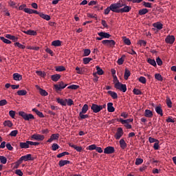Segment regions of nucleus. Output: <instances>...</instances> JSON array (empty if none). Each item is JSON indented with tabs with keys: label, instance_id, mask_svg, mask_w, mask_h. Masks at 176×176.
I'll return each instance as SVG.
<instances>
[{
	"label": "nucleus",
	"instance_id": "nucleus-1",
	"mask_svg": "<svg viewBox=\"0 0 176 176\" xmlns=\"http://www.w3.org/2000/svg\"><path fill=\"white\" fill-rule=\"evenodd\" d=\"M131 10V6L121 4V2H117L114 3V4H111V10H112L113 12H129Z\"/></svg>",
	"mask_w": 176,
	"mask_h": 176
},
{
	"label": "nucleus",
	"instance_id": "nucleus-2",
	"mask_svg": "<svg viewBox=\"0 0 176 176\" xmlns=\"http://www.w3.org/2000/svg\"><path fill=\"white\" fill-rule=\"evenodd\" d=\"M114 87L116 89L122 90V92H126L127 90L126 84H122V82L118 80L116 73L114 74Z\"/></svg>",
	"mask_w": 176,
	"mask_h": 176
},
{
	"label": "nucleus",
	"instance_id": "nucleus-3",
	"mask_svg": "<svg viewBox=\"0 0 176 176\" xmlns=\"http://www.w3.org/2000/svg\"><path fill=\"white\" fill-rule=\"evenodd\" d=\"M118 122H120L122 125H124V126H126V129H132V125L131 124H130L131 122H133V118H126L125 120H124V118H119L118 120Z\"/></svg>",
	"mask_w": 176,
	"mask_h": 176
},
{
	"label": "nucleus",
	"instance_id": "nucleus-4",
	"mask_svg": "<svg viewBox=\"0 0 176 176\" xmlns=\"http://www.w3.org/2000/svg\"><path fill=\"white\" fill-rule=\"evenodd\" d=\"M88 109H89L88 104H84L82 106L81 111H80V113H79L80 118L83 120L85 118H89V115L87 114V112L88 111Z\"/></svg>",
	"mask_w": 176,
	"mask_h": 176
},
{
	"label": "nucleus",
	"instance_id": "nucleus-5",
	"mask_svg": "<svg viewBox=\"0 0 176 176\" xmlns=\"http://www.w3.org/2000/svg\"><path fill=\"white\" fill-rule=\"evenodd\" d=\"M19 115L22 116L24 120H34L35 117L32 113H25V111H19Z\"/></svg>",
	"mask_w": 176,
	"mask_h": 176
},
{
	"label": "nucleus",
	"instance_id": "nucleus-6",
	"mask_svg": "<svg viewBox=\"0 0 176 176\" xmlns=\"http://www.w3.org/2000/svg\"><path fill=\"white\" fill-rule=\"evenodd\" d=\"M39 142H33L32 141H26L25 142H19L20 148H28L30 146H38Z\"/></svg>",
	"mask_w": 176,
	"mask_h": 176
},
{
	"label": "nucleus",
	"instance_id": "nucleus-7",
	"mask_svg": "<svg viewBox=\"0 0 176 176\" xmlns=\"http://www.w3.org/2000/svg\"><path fill=\"white\" fill-rule=\"evenodd\" d=\"M107 104H93L91 106V109L94 111V113H98L99 111H101V109H103L104 108H106Z\"/></svg>",
	"mask_w": 176,
	"mask_h": 176
},
{
	"label": "nucleus",
	"instance_id": "nucleus-8",
	"mask_svg": "<svg viewBox=\"0 0 176 176\" xmlns=\"http://www.w3.org/2000/svg\"><path fill=\"white\" fill-rule=\"evenodd\" d=\"M32 139L34 140V142H38V141H43V140L45 139V135H42V134H32V135H31ZM32 142H34V141H32Z\"/></svg>",
	"mask_w": 176,
	"mask_h": 176
},
{
	"label": "nucleus",
	"instance_id": "nucleus-9",
	"mask_svg": "<svg viewBox=\"0 0 176 176\" xmlns=\"http://www.w3.org/2000/svg\"><path fill=\"white\" fill-rule=\"evenodd\" d=\"M34 160L31 154L24 155L23 157H21L19 160V163H22V162H29V160Z\"/></svg>",
	"mask_w": 176,
	"mask_h": 176
},
{
	"label": "nucleus",
	"instance_id": "nucleus-10",
	"mask_svg": "<svg viewBox=\"0 0 176 176\" xmlns=\"http://www.w3.org/2000/svg\"><path fill=\"white\" fill-rule=\"evenodd\" d=\"M104 153L106 155H112L113 153H115L114 146H107V148H104Z\"/></svg>",
	"mask_w": 176,
	"mask_h": 176
},
{
	"label": "nucleus",
	"instance_id": "nucleus-11",
	"mask_svg": "<svg viewBox=\"0 0 176 176\" xmlns=\"http://www.w3.org/2000/svg\"><path fill=\"white\" fill-rule=\"evenodd\" d=\"M124 135V131L122 127H118L117 129V132L116 133L114 137L116 139H121V137Z\"/></svg>",
	"mask_w": 176,
	"mask_h": 176
},
{
	"label": "nucleus",
	"instance_id": "nucleus-12",
	"mask_svg": "<svg viewBox=\"0 0 176 176\" xmlns=\"http://www.w3.org/2000/svg\"><path fill=\"white\" fill-rule=\"evenodd\" d=\"M67 84H64V82H58V84L54 85V88L56 90H62V89H65V87H67Z\"/></svg>",
	"mask_w": 176,
	"mask_h": 176
},
{
	"label": "nucleus",
	"instance_id": "nucleus-13",
	"mask_svg": "<svg viewBox=\"0 0 176 176\" xmlns=\"http://www.w3.org/2000/svg\"><path fill=\"white\" fill-rule=\"evenodd\" d=\"M102 43L104 44V45H109V47H113L116 45V41H113V39L109 41V38H107V41H102Z\"/></svg>",
	"mask_w": 176,
	"mask_h": 176
},
{
	"label": "nucleus",
	"instance_id": "nucleus-14",
	"mask_svg": "<svg viewBox=\"0 0 176 176\" xmlns=\"http://www.w3.org/2000/svg\"><path fill=\"white\" fill-rule=\"evenodd\" d=\"M175 41V35H167L165 38V42H166V43H174Z\"/></svg>",
	"mask_w": 176,
	"mask_h": 176
},
{
	"label": "nucleus",
	"instance_id": "nucleus-15",
	"mask_svg": "<svg viewBox=\"0 0 176 176\" xmlns=\"http://www.w3.org/2000/svg\"><path fill=\"white\" fill-rule=\"evenodd\" d=\"M98 35H100L101 38H105V40H107V38H110L111 36L110 33H108L107 32H99L98 33Z\"/></svg>",
	"mask_w": 176,
	"mask_h": 176
},
{
	"label": "nucleus",
	"instance_id": "nucleus-16",
	"mask_svg": "<svg viewBox=\"0 0 176 176\" xmlns=\"http://www.w3.org/2000/svg\"><path fill=\"white\" fill-rule=\"evenodd\" d=\"M25 10L28 13V14H38L39 16H41V12H39V11H37L36 9L34 10V9H25Z\"/></svg>",
	"mask_w": 176,
	"mask_h": 176
},
{
	"label": "nucleus",
	"instance_id": "nucleus-17",
	"mask_svg": "<svg viewBox=\"0 0 176 176\" xmlns=\"http://www.w3.org/2000/svg\"><path fill=\"white\" fill-rule=\"evenodd\" d=\"M144 116H146L148 118H152L153 116V113L151 111V109H145Z\"/></svg>",
	"mask_w": 176,
	"mask_h": 176
},
{
	"label": "nucleus",
	"instance_id": "nucleus-18",
	"mask_svg": "<svg viewBox=\"0 0 176 176\" xmlns=\"http://www.w3.org/2000/svg\"><path fill=\"white\" fill-rule=\"evenodd\" d=\"M6 36H8V38H10V42H12V41L14 42V43H16L17 40H19V37H15V35H11L10 33H8Z\"/></svg>",
	"mask_w": 176,
	"mask_h": 176
},
{
	"label": "nucleus",
	"instance_id": "nucleus-19",
	"mask_svg": "<svg viewBox=\"0 0 176 176\" xmlns=\"http://www.w3.org/2000/svg\"><path fill=\"white\" fill-rule=\"evenodd\" d=\"M36 89H38L41 96H48V92L45 89H42L39 85H36Z\"/></svg>",
	"mask_w": 176,
	"mask_h": 176
},
{
	"label": "nucleus",
	"instance_id": "nucleus-20",
	"mask_svg": "<svg viewBox=\"0 0 176 176\" xmlns=\"http://www.w3.org/2000/svg\"><path fill=\"white\" fill-rule=\"evenodd\" d=\"M107 109L109 113H113L115 111V107L113 106V102H108Z\"/></svg>",
	"mask_w": 176,
	"mask_h": 176
},
{
	"label": "nucleus",
	"instance_id": "nucleus-21",
	"mask_svg": "<svg viewBox=\"0 0 176 176\" xmlns=\"http://www.w3.org/2000/svg\"><path fill=\"white\" fill-rule=\"evenodd\" d=\"M153 26H154V28H157V30H162L163 28V24L160 21L153 23Z\"/></svg>",
	"mask_w": 176,
	"mask_h": 176
},
{
	"label": "nucleus",
	"instance_id": "nucleus-22",
	"mask_svg": "<svg viewBox=\"0 0 176 176\" xmlns=\"http://www.w3.org/2000/svg\"><path fill=\"white\" fill-rule=\"evenodd\" d=\"M61 77V75L59 74V73H56L55 75H52L51 78L53 80L54 82H58V80H60Z\"/></svg>",
	"mask_w": 176,
	"mask_h": 176
},
{
	"label": "nucleus",
	"instance_id": "nucleus-23",
	"mask_svg": "<svg viewBox=\"0 0 176 176\" xmlns=\"http://www.w3.org/2000/svg\"><path fill=\"white\" fill-rule=\"evenodd\" d=\"M120 148H122V149H125L126 148H127V144L124 140V139H120Z\"/></svg>",
	"mask_w": 176,
	"mask_h": 176
},
{
	"label": "nucleus",
	"instance_id": "nucleus-24",
	"mask_svg": "<svg viewBox=\"0 0 176 176\" xmlns=\"http://www.w3.org/2000/svg\"><path fill=\"white\" fill-rule=\"evenodd\" d=\"M32 111H34L38 116H40L41 118H43L45 116L43 113L42 111H39V109H37L36 108H32Z\"/></svg>",
	"mask_w": 176,
	"mask_h": 176
},
{
	"label": "nucleus",
	"instance_id": "nucleus-25",
	"mask_svg": "<svg viewBox=\"0 0 176 176\" xmlns=\"http://www.w3.org/2000/svg\"><path fill=\"white\" fill-rule=\"evenodd\" d=\"M69 146H71V148H74V149H76V151H78V152L82 151V146H76V144H72L71 142L69 144Z\"/></svg>",
	"mask_w": 176,
	"mask_h": 176
},
{
	"label": "nucleus",
	"instance_id": "nucleus-26",
	"mask_svg": "<svg viewBox=\"0 0 176 176\" xmlns=\"http://www.w3.org/2000/svg\"><path fill=\"white\" fill-rule=\"evenodd\" d=\"M70 163L69 160H60L59 166H64V165H68Z\"/></svg>",
	"mask_w": 176,
	"mask_h": 176
},
{
	"label": "nucleus",
	"instance_id": "nucleus-27",
	"mask_svg": "<svg viewBox=\"0 0 176 176\" xmlns=\"http://www.w3.org/2000/svg\"><path fill=\"white\" fill-rule=\"evenodd\" d=\"M58 137H59V134H52V135L50 136V139H48L47 142H52L54 140L58 139Z\"/></svg>",
	"mask_w": 176,
	"mask_h": 176
},
{
	"label": "nucleus",
	"instance_id": "nucleus-28",
	"mask_svg": "<svg viewBox=\"0 0 176 176\" xmlns=\"http://www.w3.org/2000/svg\"><path fill=\"white\" fill-rule=\"evenodd\" d=\"M3 125L4 126H9L10 128H11V126H13V123L11 120H5V121L3 122Z\"/></svg>",
	"mask_w": 176,
	"mask_h": 176
},
{
	"label": "nucleus",
	"instance_id": "nucleus-29",
	"mask_svg": "<svg viewBox=\"0 0 176 176\" xmlns=\"http://www.w3.org/2000/svg\"><path fill=\"white\" fill-rule=\"evenodd\" d=\"M155 111L156 113H158V115L163 116V109L162 106H155Z\"/></svg>",
	"mask_w": 176,
	"mask_h": 176
},
{
	"label": "nucleus",
	"instance_id": "nucleus-30",
	"mask_svg": "<svg viewBox=\"0 0 176 176\" xmlns=\"http://www.w3.org/2000/svg\"><path fill=\"white\" fill-rule=\"evenodd\" d=\"M13 78L14 80H17V81H19V80H22L23 77L20 73H13Z\"/></svg>",
	"mask_w": 176,
	"mask_h": 176
},
{
	"label": "nucleus",
	"instance_id": "nucleus-31",
	"mask_svg": "<svg viewBox=\"0 0 176 176\" xmlns=\"http://www.w3.org/2000/svg\"><path fill=\"white\" fill-rule=\"evenodd\" d=\"M57 102H59V104H61L62 106H67V99H61L58 98Z\"/></svg>",
	"mask_w": 176,
	"mask_h": 176
},
{
	"label": "nucleus",
	"instance_id": "nucleus-32",
	"mask_svg": "<svg viewBox=\"0 0 176 176\" xmlns=\"http://www.w3.org/2000/svg\"><path fill=\"white\" fill-rule=\"evenodd\" d=\"M41 18H43V19H46L47 21H50V20L51 19V16H50L49 14H44L43 12H41Z\"/></svg>",
	"mask_w": 176,
	"mask_h": 176
},
{
	"label": "nucleus",
	"instance_id": "nucleus-33",
	"mask_svg": "<svg viewBox=\"0 0 176 176\" xmlns=\"http://www.w3.org/2000/svg\"><path fill=\"white\" fill-rule=\"evenodd\" d=\"M149 10L148 9H146V8H145L144 6V8L143 9H140L139 10V14H140L141 16L144 15V14H146L147 12H148Z\"/></svg>",
	"mask_w": 176,
	"mask_h": 176
},
{
	"label": "nucleus",
	"instance_id": "nucleus-34",
	"mask_svg": "<svg viewBox=\"0 0 176 176\" xmlns=\"http://www.w3.org/2000/svg\"><path fill=\"white\" fill-rule=\"evenodd\" d=\"M130 75H131L130 69H128V68H126L124 72V78H125V80H128Z\"/></svg>",
	"mask_w": 176,
	"mask_h": 176
},
{
	"label": "nucleus",
	"instance_id": "nucleus-35",
	"mask_svg": "<svg viewBox=\"0 0 176 176\" xmlns=\"http://www.w3.org/2000/svg\"><path fill=\"white\" fill-rule=\"evenodd\" d=\"M109 94L112 97L113 99H118V94L117 92L114 91H109Z\"/></svg>",
	"mask_w": 176,
	"mask_h": 176
},
{
	"label": "nucleus",
	"instance_id": "nucleus-36",
	"mask_svg": "<svg viewBox=\"0 0 176 176\" xmlns=\"http://www.w3.org/2000/svg\"><path fill=\"white\" fill-rule=\"evenodd\" d=\"M82 61L84 63V65H88L90 61H92V58H88V56L85 58H83Z\"/></svg>",
	"mask_w": 176,
	"mask_h": 176
},
{
	"label": "nucleus",
	"instance_id": "nucleus-37",
	"mask_svg": "<svg viewBox=\"0 0 176 176\" xmlns=\"http://www.w3.org/2000/svg\"><path fill=\"white\" fill-rule=\"evenodd\" d=\"M155 78H156V80H159V81L162 82L163 81V77L160 74V73H155Z\"/></svg>",
	"mask_w": 176,
	"mask_h": 176
},
{
	"label": "nucleus",
	"instance_id": "nucleus-38",
	"mask_svg": "<svg viewBox=\"0 0 176 176\" xmlns=\"http://www.w3.org/2000/svg\"><path fill=\"white\" fill-rule=\"evenodd\" d=\"M6 36V38H5V37H0L1 40H2V41L4 42L5 43H12V42L10 41V38L7 37V35Z\"/></svg>",
	"mask_w": 176,
	"mask_h": 176
},
{
	"label": "nucleus",
	"instance_id": "nucleus-39",
	"mask_svg": "<svg viewBox=\"0 0 176 176\" xmlns=\"http://www.w3.org/2000/svg\"><path fill=\"white\" fill-rule=\"evenodd\" d=\"M96 70H97L98 75H103L104 69L100 68V66H98V65L96 66Z\"/></svg>",
	"mask_w": 176,
	"mask_h": 176
},
{
	"label": "nucleus",
	"instance_id": "nucleus-40",
	"mask_svg": "<svg viewBox=\"0 0 176 176\" xmlns=\"http://www.w3.org/2000/svg\"><path fill=\"white\" fill-rule=\"evenodd\" d=\"M147 62L149 63V65H152L153 66H157V63L155 61V59H151V58H149L147 60Z\"/></svg>",
	"mask_w": 176,
	"mask_h": 176
},
{
	"label": "nucleus",
	"instance_id": "nucleus-41",
	"mask_svg": "<svg viewBox=\"0 0 176 176\" xmlns=\"http://www.w3.org/2000/svg\"><path fill=\"white\" fill-rule=\"evenodd\" d=\"M52 45H54L55 47H59L61 45V41H53L52 42Z\"/></svg>",
	"mask_w": 176,
	"mask_h": 176
},
{
	"label": "nucleus",
	"instance_id": "nucleus-42",
	"mask_svg": "<svg viewBox=\"0 0 176 176\" xmlns=\"http://www.w3.org/2000/svg\"><path fill=\"white\" fill-rule=\"evenodd\" d=\"M0 162L1 163H3V165H5L6 163H7L8 162V158H6V157H3V155H0Z\"/></svg>",
	"mask_w": 176,
	"mask_h": 176
},
{
	"label": "nucleus",
	"instance_id": "nucleus-43",
	"mask_svg": "<svg viewBox=\"0 0 176 176\" xmlns=\"http://www.w3.org/2000/svg\"><path fill=\"white\" fill-rule=\"evenodd\" d=\"M65 155H69L68 151H63V153H58L57 155V158H62V156H65Z\"/></svg>",
	"mask_w": 176,
	"mask_h": 176
},
{
	"label": "nucleus",
	"instance_id": "nucleus-44",
	"mask_svg": "<svg viewBox=\"0 0 176 176\" xmlns=\"http://www.w3.org/2000/svg\"><path fill=\"white\" fill-rule=\"evenodd\" d=\"M14 45L19 47V49H25V45L21 44V43L18 42V41L16 42V44H14Z\"/></svg>",
	"mask_w": 176,
	"mask_h": 176
},
{
	"label": "nucleus",
	"instance_id": "nucleus-45",
	"mask_svg": "<svg viewBox=\"0 0 176 176\" xmlns=\"http://www.w3.org/2000/svg\"><path fill=\"white\" fill-rule=\"evenodd\" d=\"M154 142H155L154 146H153L154 149H159L160 141L158 140V139H155V141Z\"/></svg>",
	"mask_w": 176,
	"mask_h": 176
},
{
	"label": "nucleus",
	"instance_id": "nucleus-46",
	"mask_svg": "<svg viewBox=\"0 0 176 176\" xmlns=\"http://www.w3.org/2000/svg\"><path fill=\"white\" fill-rule=\"evenodd\" d=\"M124 43H126V45H131V41L130 38H127V37H122Z\"/></svg>",
	"mask_w": 176,
	"mask_h": 176
},
{
	"label": "nucleus",
	"instance_id": "nucleus-47",
	"mask_svg": "<svg viewBox=\"0 0 176 176\" xmlns=\"http://www.w3.org/2000/svg\"><path fill=\"white\" fill-rule=\"evenodd\" d=\"M166 104H167L168 108H172L173 102H172L171 99L170 98H167Z\"/></svg>",
	"mask_w": 176,
	"mask_h": 176
},
{
	"label": "nucleus",
	"instance_id": "nucleus-48",
	"mask_svg": "<svg viewBox=\"0 0 176 176\" xmlns=\"http://www.w3.org/2000/svg\"><path fill=\"white\" fill-rule=\"evenodd\" d=\"M133 94H135L136 96H140L142 94V91H140V89H133Z\"/></svg>",
	"mask_w": 176,
	"mask_h": 176
},
{
	"label": "nucleus",
	"instance_id": "nucleus-49",
	"mask_svg": "<svg viewBox=\"0 0 176 176\" xmlns=\"http://www.w3.org/2000/svg\"><path fill=\"white\" fill-rule=\"evenodd\" d=\"M111 4L108 6L106 9H104V14H109V12H111Z\"/></svg>",
	"mask_w": 176,
	"mask_h": 176
},
{
	"label": "nucleus",
	"instance_id": "nucleus-50",
	"mask_svg": "<svg viewBox=\"0 0 176 176\" xmlns=\"http://www.w3.org/2000/svg\"><path fill=\"white\" fill-rule=\"evenodd\" d=\"M143 158H136L135 160V165H141L143 163Z\"/></svg>",
	"mask_w": 176,
	"mask_h": 176
},
{
	"label": "nucleus",
	"instance_id": "nucleus-51",
	"mask_svg": "<svg viewBox=\"0 0 176 176\" xmlns=\"http://www.w3.org/2000/svg\"><path fill=\"white\" fill-rule=\"evenodd\" d=\"M91 54V49H84V54L85 57L89 56Z\"/></svg>",
	"mask_w": 176,
	"mask_h": 176
},
{
	"label": "nucleus",
	"instance_id": "nucleus-52",
	"mask_svg": "<svg viewBox=\"0 0 176 176\" xmlns=\"http://www.w3.org/2000/svg\"><path fill=\"white\" fill-rule=\"evenodd\" d=\"M27 34V35H36V32L34 30H27L26 32H24Z\"/></svg>",
	"mask_w": 176,
	"mask_h": 176
},
{
	"label": "nucleus",
	"instance_id": "nucleus-53",
	"mask_svg": "<svg viewBox=\"0 0 176 176\" xmlns=\"http://www.w3.org/2000/svg\"><path fill=\"white\" fill-rule=\"evenodd\" d=\"M18 96H25L27 94V91L25 89H21V91H17Z\"/></svg>",
	"mask_w": 176,
	"mask_h": 176
},
{
	"label": "nucleus",
	"instance_id": "nucleus-54",
	"mask_svg": "<svg viewBox=\"0 0 176 176\" xmlns=\"http://www.w3.org/2000/svg\"><path fill=\"white\" fill-rule=\"evenodd\" d=\"M2 141H0L1 144H0V149H4L6 148V141H3V138H1Z\"/></svg>",
	"mask_w": 176,
	"mask_h": 176
},
{
	"label": "nucleus",
	"instance_id": "nucleus-55",
	"mask_svg": "<svg viewBox=\"0 0 176 176\" xmlns=\"http://www.w3.org/2000/svg\"><path fill=\"white\" fill-rule=\"evenodd\" d=\"M66 104H67L68 106H72V104H74L73 99H66Z\"/></svg>",
	"mask_w": 176,
	"mask_h": 176
},
{
	"label": "nucleus",
	"instance_id": "nucleus-56",
	"mask_svg": "<svg viewBox=\"0 0 176 176\" xmlns=\"http://www.w3.org/2000/svg\"><path fill=\"white\" fill-rule=\"evenodd\" d=\"M56 72H64L65 70V66H56Z\"/></svg>",
	"mask_w": 176,
	"mask_h": 176
},
{
	"label": "nucleus",
	"instance_id": "nucleus-57",
	"mask_svg": "<svg viewBox=\"0 0 176 176\" xmlns=\"http://www.w3.org/2000/svg\"><path fill=\"white\" fill-rule=\"evenodd\" d=\"M25 9H30L29 8L26 7V4H22V5L19 6V10H23L25 12H27L25 11Z\"/></svg>",
	"mask_w": 176,
	"mask_h": 176
},
{
	"label": "nucleus",
	"instance_id": "nucleus-58",
	"mask_svg": "<svg viewBox=\"0 0 176 176\" xmlns=\"http://www.w3.org/2000/svg\"><path fill=\"white\" fill-rule=\"evenodd\" d=\"M77 73L80 74V75H82L83 74V69L80 68L79 66H76V67Z\"/></svg>",
	"mask_w": 176,
	"mask_h": 176
},
{
	"label": "nucleus",
	"instance_id": "nucleus-59",
	"mask_svg": "<svg viewBox=\"0 0 176 176\" xmlns=\"http://www.w3.org/2000/svg\"><path fill=\"white\" fill-rule=\"evenodd\" d=\"M6 148L9 150V151H12V150L14 149L13 146L10 144V142H7Z\"/></svg>",
	"mask_w": 176,
	"mask_h": 176
},
{
	"label": "nucleus",
	"instance_id": "nucleus-60",
	"mask_svg": "<svg viewBox=\"0 0 176 176\" xmlns=\"http://www.w3.org/2000/svg\"><path fill=\"white\" fill-rule=\"evenodd\" d=\"M36 73L37 75L39 76H46V73L45 72H41V71H36Z\"/></svg>",
	"mask_w": 176,
	"mask_h": 176
},
{
	"label": "nucleus",
	"instance_id": "nucleus-61",
	"mask_svg": "<svg viewBox=\"0 0 176 176\" xmlns=\"http://www.w3.org/2000/svg\"><path fill=\"white\" fill-rule=\"evenodd\" d=\"M9 115L12 117V118H14L16 116V111H13V109H10L9 111Z\"/></svg>",
	"mask_w": 176,
	"mask_h": 176
},
{
	"label": "nucleus",
	"instance_id": "nucleus-62",
	"mask_svg": "<svg viewBox=\"0 0 176 176\" xmlns=\"http://www.w3.org/2000/svg\"><path fill=\"white\" fill-rule=\"evenodd\" d=\"M6 104H8V101L6 99H1L0 106H5Z\"/></svg>",
	"mask_w": 176,
	"mask_h": 176
},
{
	"label": "nucleus",
	"instance_id": "nucleus-63",
	"mask_svg": "<svg viewBox=\"0 0 176 176\" xmlns=\"http://www.w3.org/2000/svg\"><path fill=\"white\" fill-rule=\"evenodd\" d=\"M139 82H141V83H146V75L144 77H140Z\"/></svg>",
	"mask_w": 176,
	"mask_h": 176
},
{
	"label": "nucleus",
	"instance_id": "nucleus-64",
	"mask_svg": "<svg viewBox=\"0 0 176 176\" xmlns=\"http://www.w3.org/2000/svg\"><path fill=\"white\" fill-rule=\"evenodd\" d=\"M18 131H12L10 133V135L16 137L17 135Z\"/></svg>",
	"mask_w": 176,
	"mask_h": 176
}]
</instances>
